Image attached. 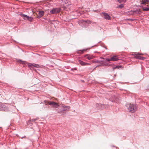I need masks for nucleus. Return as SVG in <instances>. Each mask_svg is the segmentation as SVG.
Listing matches in <instances>:
<instances>
[{"label":"nucleus","mask_w":149,"mask_h":149,"mask_svg":"<svg viewBox=\"0 0 149 149\" xmlns=\"http://www.w3.org/2000/svg\"><path fill=\"white\" fill-rule=\"evenodd\" d=\"M137 109V107L135 105L130 104L128 107L129 111L131 112L134 113L136 111Z\"/></svg>","instance_id":"nucleus-1"},{"label":"nucleus","mask_w":149,"mask_h":149,"mask_svg":"<svg viewBox=\"0 0 149 149\" xmlns=\"http://www.w3.org/2000/svg\"><path fill=\"white\" fill-rule=\"evenodd\" d=\"M119 60L118 58L116 56H114L111 57L110 58H107L105 60L103 61L104 62H106L105 61L109 62L110 61H115Z\"/></svg>","instance_id":"nucleus-2"},{"label":"nucleus","mask_w":149,"mask_h":149,"mask_svg":"<svg viewBox=\"0 0 149 149\" xmlns=\"http://www.w3.org/2000/svg\"><path fill=\"white\" fill-rule=\"evenodd\" d=\"M60 11V9L58 8H53L50 11V13L52 14H56L58 13Z\"/></svg>","instance_id":"nucleus-3"},{"label":"nucleus","mask_w":149,"mask_h":149,"mask_svg":"<svg viewBox=\"0 0 149 149\" xmlns=\"http://www.w3.org/2000/svg\"><path fill=\"white\" fill-rule=\"evenodd\" d=\"M48 103L52 107L55 108H57L59 106V105L57 103L54 102L49 101L48 102Z\"/></svg>","instance_id":"nucleus-4"},{"label":"nucleus","mask_w":149,"mask_h":149,"mask_svg":"<svg viewBox=\"0 0 149 149\" xmlns=\"http://www.w3.org/2000/svg\"><path fill=\"white\" fill-rule=\"evenodd\" d=\"M21 15L22 17H24V19L25 20L28 19L29 21H31L33 19L31 17H29L28 16L24 14H21Z\"/></svg>","instance_id":"nucleus-5"},{"label":"nucleus","mask_w":149,"mask_h":149,"mask_svg":"<svg viewBox=\"0 0 149 149\" xmlns=\"http://www.w3.org/2000/svg\"><path fill=\"white\" fill-rule=\"evenodd\" d=\"M28 65L29 68H33V67L38 68L41 67L39 65L35 63H30L28 64Z\"/></svg>","instance_id":"nucleus-6"},{"label":"nucleus","mask_w":149,"mask_h":149,"mask_svg":"<svg viewBox=\"0 0 149 149\" xmlns=\"http://www.w3.org/2000/svg\"><path fill=\"white\" fill-rule=\"evenodd\" d=\"M104 19L107 20H110V17L109 15L107 13H102Z\"/></svg>","instance_id":"nucleus-7"},{"label":"nucleus","mask_w":149,"mask_h":149,"mask_svg":"<svg viewBox=\"0 0 149 149\" xmlns=\"http://www.w3.org/2000/svg\"><path fill=\"white\" fill-rule=\"evenodd\" d=\"M84 57H86V58L88 60H90L94 58V56L92 55L88 54H87L85 55Z\"/></svg>","instance_id":"nucleus-8"},{"label":"nucleus","mask_w":149,"mask_h":149,"mask_svg":"<svg viewBox=\"0 0 149 149\" xmlns=\"http://www.w3.org/2000/svg\"><path fill=\"white\" fill-rule=\"evenodd\" d=\"M8 109V108L6 107L4 105H0V111H6Z\"/></svg>","instance_id":"nucleus-9"},{"label":"nucleus","mask_w":149,"mask_h":149,"mask_svg":"<svg viewBox=\"0 0 149 149\" xmlns=\"http://www.w3.org/2000/svg\"><path fill=\"white\" fill-rule=\"evenodd\" d=\"M44 13V12L43 11H40L39 12V15L37 17L38 18H40L42 17Z\"/></svg>","instance_id":"nucleus-10"},{"label":"nucleus","mask_w":149,"mask_h":149,"mask_svg":"<svg viewBox=\"0 0 149 149\" xmlns=\"http://www.w3.org/2000/svg\"><path fill=\"white\" fill-rule=\"evenodd\" d=\"M149 1L148 0H142L141 4H144L145 3L148 4Z\"/></svg>","instance_id":"nucleus-11"},{"label":"nucleus","mask_w":149,"mask_h":149,"mask_svg":"<svg viewBox=\"0 0 149 149\" xmlns=\"http://www.w3.org/2000/svg\"><path fill=\"white\" fill-rule=\"evenodd\" d=\"M134 12L136 14H139L141 12L139 10H135Z\"/></svg>","instance_id":"nucleus-12"},{"label":"nucleus","mask_w":149,"mask_h":149,"mask_svg":"<svg viewBox=\"0 0 149 149\" xmlns=\"http://www.w3.org/2000/svg\"><path fill=\"white\" fill-rule=\"evenodd\" d=\"M79 62L81 65H85V63L80 60L79 61Z\"/></svg>","instance_id":"nucleus-13"},{"label":"nucleus","mask_w":149,"mask_h":149,"mask_svg":"<svg viewBox=\"0 0 149 149\" xmlns=\"http://www.w3.org/2000/svg\"><path fill=\"white\" fill-rule=\"evenodd\" d=\"M63 108H64V111H66L67 110V109H69L70 107L69 106H63Z\"/></svg>","instance_id":"nucleus-14"},{"label":"nucleus","mask_w":149,"mask_h":149,"mask_svg":"<svg viewBox=\"0 0 149 149\" xmlns=\"http://www.w3.org/2000/svg\"><path fill=\"white\" fill-rule=\"evenodd\" d=\"M85 51V49H83V50H79L77 51V53H78L81 54L83 53V51Z\"/></svg>","instance_id":"nucleus-15"},{"label":"nucleus","mask_w":149,"mask_h":149,"mask_svg":"<svg viewBox=\"0 0 149 149\" xmlns=\"http://www.w3.org/2000/svg\"><path fill=\"white\" fill-rule=\"evenodd\" d=\"M135 58H137L139 59H142L144 58L143 57H142L140 56H135Z\"/></svg>","instance_id":"nucleus-16"},{"label":"nucleus","mask_w":149,"mask_h":149,"mask_svg":"<svg viewBox=\"0 0 149 149\" xmlns=\"http://www.w3.org/2000/svg\"><path fill=\"white\" fill-rule=\"evenodd\" d=\"M143 10L144 11H148L149 10V8H143Z\"/></svg>","instance_id":"nucleus-17"},{"label":"nucleus","mask_w":149,"mask_h":149,"mask_svg":"<svg viewBox=\"0 0 149 149\" xmlns=\"http://www.w3.org/2000/svg\"><path fill=\"white\" fill-rule=\"evenodd\" d=\"M118 99L117 98H115V99H113V101H114V102H119V101L118 100Z\"/></svg>","instance_id":"nucleus-18"},{"label":"nucleus","mask_w":149,"mask_h":149,"mask_svg":"<svg viewBox=\"0 0 149 149\" xmlns=\"http://www.w3.org/2000/svg\"><path fill=\"white\" fill-rule=\"evenodd\" d=\"M120 8H122L124 7V5L123 4H121L118 6Z\"/></svg>","instance_id":"nucleus-19"},{"label":"nucleus","mask_w":149,"mask_h":149,"mask_svg":"<svg viewBox=\"0 0 149 149\" xmlns=\"http://www.w3.org/2000/svg\"><path fill=\"white\" fill-rule=\"evenodd\" d=\"M92 23L91 21L90 20H87L86 23L88 24H90Z\"/></svg>","instance_id":"nucleus-20"},{"label":"nucleus","mask_w":149,"mask_h":149,"mask_svg":"<svg viewBox=\"0 0 149 149\" xmlns=\"http://www.w3.org/2000/svg\"><path fill=\"white\" fill-rule=\"evenodd\" d=\"M18 62L22 64L24 63V61H22L20 60H19Z\"/></svg>","instance_id":"nucleus-21"},{"label":"nucleus","mask_w":149,"mask_h":149,"mask_svg":"<svg viewBox=\"0 0 149 149\" xmlns=\"http://www.w3.org/2000/svg\"><path fill=\"white\" fill-rule=\"evenodd\" d=\"M120 66H116L114 67L113 68V69H115L116 68H118L119 67H120Z\"/></svg>","instance_id":"nucleus-22"},{"label":"nucleus","mask_w":149,"mask_h":149,"mask_svg":"<svg viewBox=\"0 0 149 149\" xmlns=\"http://www.w3.org/2000/svg\"><path fill=\"white\" fill-rule=\"evenodd\" d=\"M118 1L119 3L122 2L124 1V0H118Z\"/></svg>","instance_id":"nucleus-23"},{"label":"nucleus","mask_w":149,"mask_h":149,"mask_svg":"<svg viewBox=\"0 0 149 149\" xmlns=\"http://www.w3.org/2000/svg\"><path fill=\"white\" fill-rule=\"evenodd\" d=\"M90 64L88 63H85V65H90Z\"/></svg>","instance_id":"nucleus-24"},{"label":"nucleus","mask_w":149,"mask_h":149,"mask_svg":"<svg viewBox=\"0 0 149 149\" xmlns=\"http://www.w3.org/2000/svg\"><path fill=\"white\" fill-rule=\"evenodd\" d=\"M112 149H116V148L115 147H112Z\"/></svg>","instance_id":"nucleus-25"},{"label":"nucleus","mask_w":149,"mask_h":149,"mask_svg":"<svg viewBox=\"0 0 149 149\" xmlns=\"http://www.w3.org/2000/svg\"><path fill=\"white\" fill-rule=\"evenodd\" d=\"M87 21V20H84V21H83L84 22H86V23Z\"/></svg>","instance_id":"nucleus-26"},{"label":"nucleus","mask_w":149,"mask_h":149,"mask_svg":"<svg viewBox=\"0 0 149 149\" xmlns=\"http://www.w3.org/2000/svg\"><path fill=\"white\" fill-rule=\"evenodd\" d=\"M142 119H141V120H144V118H142Z\"/></svg>","instance_id":"nucleus-27"},{"label":"nucleus","mask_w":149,"mask_h":149,"mask_svg":"<svg viewBox=\"0 0 149 149\" xmlns=\"http://www.w3.org/2000/svg\"><path fill=\"white\" fill-rule=\"evenodd\" d=\"M138 54V55H142V54Z\"/></svg>","instance_id":"nucleus-28"},{"label":"nucleus","mask_w":149,"mask_h":149,"mask_svg":"<svg viewBox=\"0 0 149 149\" xmlns=\"http://www.w3.org/2000/svg\"><path fill=\"white\" fill-rule=\"evenodd\" d=\"M126 0H125V2Z\"/></svg>","instance_id":"nucleus-29"},{"label":"nucleus","mask_w":149,"mask_h":149,"mask_svg":"<svg viewBox=\"0 0 149 149\" xmlns=\"http://www.w3.org/2000/svg\"><path fill=\"white\" fill-rule=\"evenodd\" d=\"M38 120L37 119H36L35 120Z\"/></svg>","instance_id":"nucleus-30"}]
</instances>
